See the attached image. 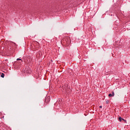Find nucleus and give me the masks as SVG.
Masks as SVG:
<instances>
[{"label": "nucleus", "instance_id": "obj_1", "mask_svg": "<svg viewBox=\"0 0 130 130\" xmlns=\"http://www.w3.org/2000/svg\"><path fill=\"white\" fill-rule=\"evenodd\" d=\"M63 43H64V45H67V46H69V45H70V44H71V38L69 37H66L63 40Z\"/></svg>", "mask_w": 130, "mask_h": 130}, {"label": "nucleus", "instance_id": "obj_2", "mask_svg": "<svg viewBox=\"0 0 130 130\" xmlns=\"http://www.w3.org/2000/svg\"><path fill=\"white\" fill-rule=\"evenodd\" d=\"M112 94L109 93L108 96L109 97H114V91L112 92Z\"/></svg>", "mask_w": 130, "mask_h": 130}, {"label": "nucleus", "instance_id": "obj_3", "mask_svg": "<svg viewBox=\"0 0 130 130\" xmlns=\"http://www.w3.org/2000/svg\"><path fill=\"white\" fill-rule=\"evenodd\" d=\"M8 50L9 51H14V48H12V47H9L8 48Z\"/></svg>", "mask_w": 130, "mask_h": 130}, {"label": "nucleus", "instance_id": "obj_4", "mask_svg": "<svg viewBox=\"0 0 130 130\" xmlns=\"http://www.w3.org/2000/svg\"><path fill=\"white\" fill-rule=\"evenodd\" d=\"M1 77V78H5V74L2 73Z\"/></svg>", "mask_w": 130, "mask_h": 130}, {"label": "nucleus", "instance_id": "obj_5", "mask_svg": "<svg viewBox=\"0 0 130 130\" xmlns=\"http://www.w3.org/2000/svg\"><path fill=\"white\" fill-rule=\"evenodd\" d=\"M119 121H121V120H124V119H122L121 117H119Z\"/></svg>", "mask_w": 130, "mask_h": 130}, {"label": "nucleus", "instance_id": "obj_6", "mask_svg": "<svg viewBox=\"0 0 130 130\" xmlns=\"http://www.w3.org/2000/svg\"><path fill=\"white\" fill-rule=\"evenodd\" d=\"M106 104H108V103H109V100L106 101Z\"/></svg>", "mask_w": 130, "mask_h": 130}, {"label": "nucleus", "instance_id": "obj_7", "mask_svg": "<svg viewBox=\"0 0 130 130\" xmlns=\"http://www.w3.org/2000/svg\"><path fill=\"white\" fill-rule=\"evenodd\" d=\"M17 60H22V59H20V58H17Z\"/></svg>", "mask_w": 130, "mask_h": 130}, {"label": "nucleus", "instance_id": "obj_8", "mask_svg": "<svg viewBox=\"0 0 130 130\" xmlns=\"http://www.w3.org/2000/svg\"><path fill=\"white\" fill-rule=\"evenodd\" d=\"M100 108H102V106H100Z\"/></svg>", "mask_w": 130, "mask_h": 130}]
</instances>
